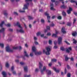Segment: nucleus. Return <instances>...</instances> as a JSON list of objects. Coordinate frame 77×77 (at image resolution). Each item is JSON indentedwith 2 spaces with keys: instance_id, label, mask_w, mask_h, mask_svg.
<instances>
[{
  "instance_id": "obj_18",
  "label": "nucleus",
  "mask_w": 77,
  "mask_h": 77,
  "mask_svg": "<svg viewBox=\"0 0 77 77\" xmlns=\"http://www.w3.org/2000/svg\"><path fill=\"white\" fill-rule=\"evenodd\" d=\"M62 14L63 17H66V13H65L64 11L62 12Z\"/></svg>"
},
{
  "instance_id": "obj_19",
  "label": "nucleus",
  "mask_w": 77,
  "mask_h": 77,
  "mask_svg": "<svg viewBox=\"0 0 77 77\" xmlns=\"http://www.w3.org/2000/svg\"><path fill=\"white\" fill-rule=\"evenodd\" d=\"M24 53L25 54L24 55V56H26V57H29V56L28 54H27V52H26V51H24Z\"/></svg>"
},
{
  "instance_id": "obj_20",
  "label": "nucleus",
  "mask_w": 77,
  "mask_h": 77,
  "mask_svg": "<svg viewBox=\"0 0 77 77\" xmlns=\"http://www.w3.org/2000/svg\"><path fill=\"white\" fill-rule=\"evenodd\" d=\"M72 35L73 36H75L77 35V33L76 32H73L72 34Z\"/></svg>"
},
{
  "instance_id": "obj_4",
  "label": "nucleus",
  "mask_w": 77,
  "mask_h": 77,
  "mask_svg": "<svg viewBox=\"0 0 77 77\" xmlns=\"http://www.w3.org/2000/svg\"><path fill=\"white\" fill-rule=\"evenodd\" d=\"M62 38L61 37H59L58 39V42L59 45L62 44Z\"/></svg>"
},
{
  "instance_id": "obj_41",
  "label": "nucleus",
  "mask_w": 77,
  "mask_h": 77,
  "mask_svg": "<svg viewBox=\"0 0 77 77\" xmlns=\"http://www.w3.org/2000/svg\"><path fill=\"white\" fill-rule=\"evenodd\" d=\"M41 22L42 23H44L45 22V20H43V19H42L41 20Z\"/></svg>"
},
{
  "instance_id": "obj_39",
  "label": "nucleus",
  "mask_w": 77,
  "mask_h": 77,
  "mask_svg": "<svg viewBox=\"0 0 77 77\" xmlns=\"http://www.w3.org/2000/svg\"><path fill=\"white\" fill-rule=\"evenodd\" d=\"M46 29L47 30H50V27L48 26H46Z\"/></svg>"
},
{
  "instance_id": "obj_11",
  "label": "nucleus",
  "mask_w": 77,
  "mask_h": 77,
  "mask_svg": "<svg viewBox=\"0 0 77 77\" xmlns=\"http://www.w3.org/2000/svg\"><path fill=\"white\" fill-rule=\"evenodd\" d=\"M46 72H47L48 75H51V70H46Z\"/></svg>"
},
{
  "instance_id": "obj_46",
  "label": "nucleus",
  "mask_w": 77,
  "mask_h": 77,
  "mask_svg": "<svg viewBox=\"0 0 77 77\" xmlns=\"http://www.w3.org/2000/svg\"><path fill=\"white\" fill-rule=\"evenodd\" d=\"M20 65H24V64H25V63L23 62H20Z\"/></svg>"
},
{
  "instance_id": "obj_55",
  "label": "nucleus",
  "mask_w": 77,
  "mask_h": 77,
  "mask_svg": "<svg viewBox=\"0 0 77 77\" xmlns=\"http://www.w3.org/2000/svg\"><path fill=\"white\" fill-rule=\"evenodd\" d=\"M66 43V44H68V45H70V44L69 43V42H68L67 41H64Z\"/></svg>"
},
{
  "instance_id": "obj_7",
  "label": "nucleus",
  "mask_w": 77,
  "mask_h": 77,
  "mask_svg": "<svg viewBox=\"0 0 77 77\" xmlns=\"http://www.w3.org/2000/svg\"><path fill=\"white\" fill-rule=\"evenodd\" d=\"M72 51V48L71 47L68 48V49H67L66 51L67 53H70V51Z\"/></svg>"
},
{
  "instance_id": "obj_36",
  "label": "nucleus",
  "mask_w": 77,
  "mask_h": 77,
  "mask_svg": "<svg viewBox=\"0 0 77 77\" xmlns=\"http://www.w3.org/2000/svg\"><path fill=\"white\" fill-rule=\"evenodd\" d=\"M71 73H68L67 75V77H71Z\"/></svg>"
},
{
  "instance_id": "obj_6",
  "label": "nucleus",
  "mask_w": 77,
  "mask_h": 77,
  "mask_svg": "<svg viewBox=\"0 0 77 77\" xmlns=\"http://www.w3.org/2000/svg\"><path fill=\"white\" fill-rule=\"evenodd\" d=\"M48 11H47L45 13V14L46 16H47V19L48 20H50V16H49V14L47 13Z\"/></svg>"
},
{
  "instance_id": "obj_58",
  "label": "nucleus",
  "mask_w": 77,
  "mask_h": 77,
  "mask_svg": "<svg viewBox=\"0 0 77 77\" xmlns=\"http://www.w3.org/2000/svg\"><path fill=\"white\" fill-rule=\"evenodd\" d=\"M8 30L10 32H13V29H9Z\"/></svg>"
},
{
  "instance_id": "obj_50",
  "label": "nucleus",
  "mask_w": 77,
  "mask_h": 77,
  "mask_svg": "<svg viewBox=\"0 0 77 77\" xmlns=\"http://www.w3.org/2000/svg\"><path fill=\"white\" fill-rule=\"evenodd\" d=\"M11 70L12 71H14V66H12L11 67Z\"/></svg>"
},
{
  "instance_id": "obj_59",
  "label": "nucleus",
  "mask_w": 77,
  "mask_h": 77,
  "mask_svg": "<svg viewBox=\"0 0 77 77\" xmlns=\"http://www.w3.org/2000/svg\"><path fill=\"white\" fill-rule=\"evenodd\" d=\"M54 48L55 49H56L57 48V46H56V45H55L54 47Z\"/></svg>"
},
{
  "instance_id": "obj_44",
  "label": "nucleus",
  "mask_w": 77,
  "mask_h": 77,
  "mask_svg": "<svg viewBox=\"0 0 77 77\" xmlns=\"http://www.w3.org/2000/svg\"><path fill=\"white\" fill-rule=\"evenodd\" d=\"M51 10L52 11H54L55 10V9L53 7H51L50 8Z\"/></svg>"
},
{
  "instance_id": "obj_40",
  "label": "nucleus",
  "mask_w": 77,
  "mask_h": 77,
  "mask_svg": "<svg viewBox=\"0 0 77 77\" xmlns=\"http://www.w3.org/2000/svg\"><path fill=\"white\" fill-rule=\"evenodd\" d=\"M49 43L50 45H51V44H52V41L51 40H49Z\"/></svg>"
},
{
  "instance_id": "obj_16",
  "label": "nucleus",
  "mask_w": 77,
  "mask_h": 77,
  "mask_svg": "<svg viewBox=\"0 0 77 77\" xmlns=\"http://www.w3.org/2000/svg\"><path fill=\"white\" fill-rule=\"evenodd\" d=\"M70 58H69L67 56H66L65 57V61H68L69 59H70Z\"/></svg>"
},
{
  "instance_id": "obj_57",
  "label": "nucleus",
  "mask_w": 77,
  "mask_h": 77,
  "mask_svg": "<svg viewBox=\"0 0 77 77\" xmlns=\"http://www.w3.org/2000/svg\"><path fill=\"white\" fill-rule=\"evenodd\" d=\"M14 14L15 15H18V13L16 12H14Z\"/></svg>"
},
{
  "instance_id": "obj_24",
  "label": "nucleus",
  "mask_w": 77,
  "mask_h": 77,
  "mask_svg": "<svg viewBox=\"0 0 77 77\" xmlns=\"http://www.w3.org/2000/svg\"><path fill=\"white\" fill-rule=\"evenodd\" d=\"M5 30V28H2V29L0 30V32H1L2 33H4Z\"/></svg>"
},
{
  "instance_id": "obj_22",
  "label": "nucleus",
  "mask_w": 77,
  "mask_h": 77,
  "mask_svg": "<svg viewBox=\"0 0 77 77\" xmlns=\"http://www.w3.org/2000/svg\"><path fill=\"white\" fill-rule=\"evenodd\" d=\"M39 68L40 69H41L42 67V65L41 64V62L39 63Z\"/></svg>"
},
{
  "instance_id": "obj_32",
  "label": "nucleus",
  "mask_w": 77,
  "mask_h": 77,
  "mask_svg": "<svg viewBox=\"0 0 77 77\" xmlns=\"http://www.w3.org/2000/svg\"><path fill=\"white\" fill-rule=\"evenodd\" d=\"M58 3H59V1H55V4L56 6H57V5H58Z\"/></svg>"
},
{
  "instance_id": "obj_8",
  "label": "nucleus",
  "mask_w": 77,
  "mask_h": 77,
  "mask_svg": "<svg viewBox=\"0 0 77 77\" xmlns=\"http://www.w3.org/2000/svg\"><path fill=\"white\" fill-rule=\"evenodd\" d=\"M61 8L62 9H65L67 8V6L66 5H65V4H63V5L61 6Z\"/></svg>"
},
{
  "instance_id": "obj_12",
  "label": "nucleus",
  "mask_w": 77,
  "mask_h": 77,
  "mask_svg": "<svg viewBox=\"0 0 77 77\" xmlns=\"http://www.w3.org/2000/svg\"><path fill=\"white\" fill-rule=\"evenodd\" d=\"M32 0H25V2L26 3H27V5H29V2H32Z\"/></svg>"
},
{
  "instance_id": "obj_51",
  "label": "nucleus",
  "mask_w": 77,
  "mask_h": 77,
  "mask_svg": "<svg viewBox=\"0 0 77 77\" xmlns=\"http://www.w3.org/2000/svg\"><path fill=\"white\" fill-rule=\"evenodd\" d=\"M76 21V19L75 18L73 20V24H74V23H75Z\"/></svg>"
},
{
  "instance_id": "obj_27",
  "label": "nucleus",
  "mask_w": 77,
  "mask_h": 77,
  "mask_svg": "<svg viewBox=\"0 0 77 77\" xmlns=\"http://www.w3.org/2000/svg\"><path fill=\"white\" fill-rule=\"evenodd\" d=\"M23 68L24 69V71H25V72H27V66L23 67Z\"/></svg>"
},
{
  "instance_id": "obj_17",
  "label": "nucleus",
  "mask_w": 77,
  "mask_h": 77,
  "mask_svg": "<svg viewBox=\"0 0 77 77\" xmlns=\"http://www.w3.org/2000/svg\"><path fill=\"white\" fill-rule=\"evenodd\" d=\"M60 50L63 51H64L65 50V48H64V47L62 46L60 48Z\"/></svg>"
},
{
  "instance_id": "obj_30",
  "label": "nucleus",
  "mask_w": 77,
  "mask_h": 77,
  "mask_svg": "<svg viewBox=\"0 0 77 77\" xmlns=\"http://www.w3.org/2000/svg\"><path fill=\"white\" fill-rule=\"evenodd\" d=\"M7 12V11L6 10H5L4 11V12H5L4 14V15H5L6 16H7V15H8V13H6Z\"/></svg>"
},
{
  "instance_id": "obj_48",
  "label": "nucleus",
  "mask_w": 77,
  "mask_h": 77,
  "mask_svg": "<svg viewBox=\"0 0 77 77\" xmlns=\"http://www.w3.org/2000/svg\"><path fill=\"white\" fill-rule=\"evenodd\" d=\"M56 18V16L54 15V16H53L51 18H52V19L53 20H54V18Z\"/></svg>"
},
{
  "instance_id": "obj_61",
  "label": "nucleus",
  "mask_w": 77,
  "mask_h": 77,
  "mask_svg": "<svg viewBox=\"0 0 77 77\" xmlns=\"http://www.w3.org/2000/svg\"><path fill=\"white\" fill-rule=\"evenodd\" d=\"M70 59H71V60L72 61H74V58H73V57H72L70 58Z\"/></svg>"
},
{
  "instance_id": "obj_25",
  "label": "nucleus",
  "mask_w": 77,
  "mask_h": 77,
  "mask_svg": "<svg viewBox=\"0 0 77 77\" xmlns=\"http://www.w3.org/2000/svg\"><path fill=\"white\" fill-rule=\"evenodd\" d=\"M17 26H18L19 27H20V28H21V25H20V23H19V22H17Z\"/></svg>"
},
{
  "instance_id": "obj_60",
  "label": "nucleus",
  "mask_w": 77,
  "mask_h": 77,
  "mask_svg": "<svg viewBox=\"0 0 77 77\" xmlns=\"http://www.w3.org/2000/svg\"><path fill=\"white\" fill-rule=\"evenodd\" d=\"M30 56H31V57H33V53H31L30 54Z\"/></svg>"
},
{
  "instance_id": "obj_45",
  "label": "nucleus",
  "mask_w": 77,
  "mask_h": 77,
  "mask_svg": "<svg viewBox=\"0 0 77 77\" xmlns=\"http://www.w3.org/2000/svg\"><path fill=\"white\" fill-rule=\"evenodd\" d=\"M67 68L68 69H69L71 68V67H70V66H69V65H67Z\"/></svg>"
},
{
  "instance_id": "obj_53",
  "label": "nucleus",
  "mask_w": 77,
  "mask_h": 77,
  "mask_svg": "<svg viewBox=\"0 0 77 77\" xmlns=\"http://www.w3.org/2000/svg\"><path fill=\"white\" fill-rule=\"evenodd\" d=\"M19 12H20V13H24L25 12V11H21V10H20L19 11Z\"/></svg>"
},
{
  "instance_id": "obj_37",
  "label": "nucleus",
  "mask_w": 77,
  "mask_h": 77,
  "mask_svg": "<svg viewBox=\"0 0 77 77\" xmlns=\"http://www.w3.org/2000/svg\"><path fill=\"white\" fill-rule=\"evenodd\" d=\"M31 77V75H24V77Z\"/></svg>"
},
{
  "instance_id": "obj_47",
  "label": "nucleus",
  "mask_w": 77,
  "mask_h": 77,
  "mask_svg": "<svg viewBox=\"0 0 77 77\" xmlns=\"http://www.w3.org/2000/svg\"><path fill=\"white\" fill-rule=\"evenodd\" d=\"M47 36H51V33L50 32H48L47 34Z\"/></svg>"
},
{
  "instance_id": "obj_23",
  "label": "nucleus",
  "mask_w": 77,
  "mask_h": 77,
  "mask_svg": "<svg viewBox=\"0 0 77 77\" xmlns=\"http://www.w3.org/2000/svg\"><path fill=\"white\" fill-rule=\"evenodd\" d=\"M5 24V21H3L2 22L1 24H0V26L1 27H3V24Z\"/></svg>"
},
{
  "instance_id": "obj_21",
  "label": "nucleus",
  "mask_w": 77,
  "mask_h": 77,
  "mask_svg": "<svg viewBox=\"0 0 77 77\" xmlns=\"http://www.w3.org/2000/svg\"><path fill=\"white\" fill-rule=\"evenodd\" d=\"M24 7H25V8H23V10H25V9H26V8L27 9H28V7H27V5H24Z\"/></svg>"
},
{
  "instance_id": "obj_62",
  "label": "nucleus",
  "mask_w": 77,
  "mask_h": 77,
  "mask_svg": "<svg viewBox=\"0 0 77 77\" xmlns=\"http://www.w3.org/2000/svg\"><path fill=\"white\" fill-rule=\"evenodd\" d=\"M34 39L35 40V41H36V40H37V38H36V37H34Z\"/></svg>"
},
{
  "instance_id": "obj_10",
  "label": "nucleus",
  "mask_w": 77,
  "mask_h": 77,
  "mask_svg": "<svg viewBox=\"0 0 77 77\" xmlns=\"http://www.w3.org/2000/svg\"><path fill=\"white\" fill-rule=\"evenodd\" d=\"M45 70H46V67L45 66H44L43 67V70H41L40 71L41 73L42 74H44V73H43V72L44 71H45Z\"/></svg>"
},
{
  "instance_id": "obj_54",
  "label": "nucleus",
  "mask_w": 77,
  "mask_h": 77,
  "mask_svg": "<svg viewBox=\"0 0 77 77\" xmlns=\"http://www.w3.org/2000/svg\"><path fill=\"white\" fill-rule=\"evenodd\" d=\"M5 25L7 27H11V24H8L7 25Z\"/></svg>"
},
{
  "instance_id": "obj_56",
  "label": "nucleus",
  "mask_w": 77,
  "mask_h": 77,
  "mask_svg": "<svg viewBox=\"0 0 77 77\" xmlns=\"http://www.w3.org/2000/svg\"><path fill=\"white\" fill-rule=\"evenodd\" d=\"M13 74H14V75H15V74H16V72L15 71H13L12 72Z\"/></svg>"
},
{
  "instance_id": "obj_13",
  "label": "nucleus",
  "mask_w": 77,
  "mask_h": 77,
  "mask_svg": "<svg viewBox=\"0 0 77 77\" xmlns=\"http://www.w3.org/2000/svg\"><path fill=\"white\" fill-rule=\"evenodd\" d=\"M61 32L63 33H66V31H65V28H62L61 29Z\"/></svg>"
},
{
  "instance_id": "obj_34",
  "label": "nucleus",
  "mask_w": 77,
  "mask_h": 77,
  "mask_svg": "<svg viewBox=\"0 0 77 77\" xmlns=\"http://www.w3.org/2000/svg\"><path fill=\"white\" fill-rule=\"evenodd\" d=\"M71 3H76V1L73 0H71L70 1Z\"/></svg>"
},
{
  "instance_id": "obj_3",
  "label": "nucleus",
  "mask_w": 77,
  "mask_h": 77,
  "mask_svg": "<svg viewBox=\"0 0 77 77\" xmlns=\"http://www.w3.org/2000/svg\"><path fill=\"white\" fill-rule=\"evenodd\" d=\"M6 51L7 52H11L12 53L14 51L13 49H11V48L9 47V46H8L7 47H6Z\"/></svg>"
},
{
  "instance_id": "obj_2",
  "label": "nucleus",
  "mask_w": 77,
  "mask_h": 77,
  "mask_svg": "<svg viewBox=\"0 0 77 77\" xmlns=\"http://www.w3.org/2000/svg\"><path fill=\"white\" fill-rule=\"evenodd\" d=\"M36 48L35 46H33L32 48V50L34 52H35V55H38H38H39L40 54H42V53H41V52L39 51V52H35L36 51Z\"/></svg>"
},
{
  "instance_id": "obj_1",
  "label": "nucleus",
  "mask_w": 77,
  "mask_h": 77,
  "mask_svg": "<svg viewBox=\"0 0 77 77\" xmlns=\"http://www.w3.org/2000/svg\"><path fill=\"white\" fill-rule=\"evenodd\" d=\"M46 49L47 51L45 52V50H43V53H45V54H46V55H50V51H51V49H50V48L48 47L46 48Z\"/></svg>"
},
{
  "instance_id": "obj_15",
  "label": "nucleus",
  "mask_w": 77,
  "mask_h": 77,
  "mask_svg": "<svg viewBox=\"0 0 77 77\" xmlns=\"http://www.w3.org/2000/svg\"><path fill=\"white\" fill-rule=\"evenodd\" d=\"M27 17H28V19L29 20H33V19H34V17H33L31 16H27Z\"/></svg>"
},
{
  "instance_id": "obj_52",
  "label": "nucleus",
  "mask_w": 77,
  "mask_h": 77,
  "mask_svg": "<svg viewBox=\"0 0 77 77\" xmlns=\"http://www.w3.org/2000/svg\"><path fill=\"white\" fill-rule=\"evenodd\" d=\"M66 68H65V70H64V74H66Z\"/></svg>"
},
{
  "instance_id": "obj_26",
  "label": "nucleus",
  "mask_w": 77,
  "mask_h": 77,
  "mask_svg": "<svg viewBox=\"0 0 77 77\" xmlns=\"http://www.w3.org/2000/svg\"><path fill=\"white\" fill-rule=\"evenodd\" d=\"M71 24H72L71 23L69 22L67 23V26H69V27H70V26H71Z\"/></svg>"
},
{
  "instance_id": "obj_33",
  "label": "nucleus",
  "mask_w": 77,
  "mask_h": 77,
  "mask_svg": "<svg viewBox=\"0 0 77 77\" xmlns=\"http://www.w3.org/2000/svg\"><path fill=\"white\" fill-rule=\"evenodd\" d=\"M73 44H75L77 43V40H75V39L73 38Z\"/></svg>"
},
{
  "instance_id": "obj_35",
  "label": "nucleus",
  "mask_w": 77,
  "mask_h": 77,
  "mask_svg": "<svg viewBox=\"0 0 77 77\" xmlns=\"http://www.w3.org/2000/svg\"><path fill=\"white\" fill-rule=\"evenodd\" d=\"M51 61L52 62H56L57 61V60L56 59H52L51 60Z\"/></svg>"
},
{
  "instance_id": "obj_31",
  "label": "nucleus",
  "mask_w": 77,
  "mask_h": 77,
  "mask_svg": "<svg viewBox=\"0 0 77 77\" xmlns=\"http://www.w3.org/2000/svg\"><path fill=\"white\" fill-rule=\"evenodd\" d=\"M54 36H55V38H57V36L56 34H53L52 36V37H53Z\"/></svg>"
},
{
  "instance_id": "obj_43",
  "label": "nucleus",
  "mask_w": 77,
  "mask_h": 77,
  "mask_svg": "<svg viewBox=\"0 0 77 77\" xmlns=\"http://www.w3.org/2000/svg\"><path fill=\"white\" fill-rule=\"evenodd\" d=\"M18 48V47H14L13 48V49H14V50H17Z\"/></svg>"
},
{
  "instance_id": "obj_29",
  "label": "nucleus",
  "mask_w": 77,
  "mask_h": 77,
  "mask_svg": "<svg viewBox=\"0 0 77 77\" xmlns=\"http://www.w3.org/2000/svg\"><path fill=\"white\" fill-rule=\"evenodd\" d=\"M41 32H38L36 33V35L37 36H38L41 35Z\"/></svg>"
},
{
  "instance_id": "obj_63",
  "label": "nucleus",
  "mask_w": 77,
  "mask_h": 77,
  "mask_svg": "<svg viewBox=\"0 0 77 77\" xmlns=\"http://www.w3.org/2000/svg\"><path fill=\"white\" fill-rule=\"evenodd\" d=\"M54 6V5H53V4L52 3L51 4V5H50L51 7H53Z\"/></svg>"
},
{
  "instance_id": "obj_9",
  "label": "nucleus",
  "mask_w": 77,
  "mask_h": 77,
  "mask_svg": "<svg viewBox=\"0 0 77 77\" xmlns=\"http://www.w3.org/2000/svg\"><path fill=\"white\" fill-rule=\"evenodd\" d=\"M17 32H20V33H24V31L22 29H20L19 30L17 29Z\"/></svg>"
},
{
  "instance_id": "obj_14",
  "label": "nucleus",
  "mask_w": 77,
  "mask_h": 77,
  "mask_svg": "<svg viewBox=\"0 0 77 77\" xmlns=\"http://www.w3.org/2000/svg\"><path fill=\"white\" fill-rule=\"evenodd\" d=\"M53 69L56 72H58L59 73V70H57L56 69V68L54 67H53Z\"/></svg>"
},
{
  "instance_id": "obj_38",
  "label": "nucleus",
  "mask_w": 77,
  "mask_h": 77,
  "mask_svg": "<svg viewBox=\"0 0 77 77\" xmlns=\"http://www.w3.org/2000/svg\"><path fill=\"white\" fill-rule=\"evenodd\" d=\"M0 46L2 48H3L4 47V44L2 43H0Z\"/></svg>"
},
{
  "instance_id": "obj_5",
  "label": "nucleus",
  "mask_w": 77,
  "mask_h": 77,
  "mask_svg": "<svg viewBox=\"0 0 77 77\" xmlns=\"http://www.w3.org/2000/svg\"><path fill=\"white\" fill-rule=\"evenodd\" d=\"M72 11V8L71 7L69 8V9L67 10L66 11L67 12L69 15L71 13V11Z\"/></svg>"
},
{
  "instance_id": "obj_28",
  "label": "nucleus",
  "mask_w": 77,
  "mask_h": 77,
  "mask_svg": "<svg viewBox=\"0 0 77 77\" xmlns=\"http://www.w3.org/2000/svg\"><path fill=\"white\" fill-rule=\"evenodd\" d=\"M57 19L61 20H62V17L60 16H59L57 17Z\"/></svg>"
},
{
  "instance_id": "obj_49",
  "label": "nucleus",
  "mask_w": 77,
  "mask_h": 77,
  "mask_svg": "<svg viewBox=\"0 0 77 77\" xmlns=\"http://www.w3.org/2000/svg\"><path fill=\"white\" fill-rule=\"evenodd\" d=\"M50 26H51V27H54V23H53L52 24H51L50 25Z\"/></svg>"
},
{
  "instance_id": "obj_64",
  "label": "nucleus",
  "mask_w": 77,
  "mask_h": 77,
  "mask_svg": "<svg viewBox=\"0 0 77 77\" xmlns=\"http://www.w3.org/2000/svg\"><path fill=\"white\" fill-rule=\"evenodd\" d=\"M39 12H43V10L42 9H40L39 10Z\"/></svg>"
},
{
  "instance_id": "obj_42",
  "label": "nucleus",
  "mask_w": 77,
  "mask_h": 77,
  "mask_svg": "<svg viewBox=\"0 0 77 77\" xmlns=\"http://www.w3.org/2000/svg\"><path fill=\"white\" fill-rule=\"evenodd\" d=\"M5 66L6 67H8V68L9 66V64H8V62H7L6 64H5Z\"/></svg>"
}]
</instances>
